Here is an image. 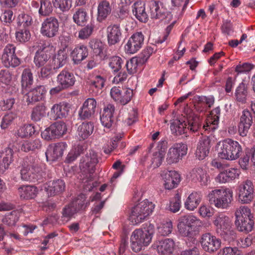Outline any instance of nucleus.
<instances>
[{
    "label": "nucleus",
    "mask_w": 255,
    "mask_h": 255,
    "mask_svg": "<svg viewBox=\"0 0 255 255\" xmlns=\"http://www.w3.org/2000/svg\"><path fill=\"white\" fill-rule=\"evenodd\" d=\"M154 233V226L149 224L143 229L134 230L130 237L131 248L135 252H139L143 247L147 246L151 241Z\"/></svg>",
    "instance_id": "nucleus-1"
},
{
    "label": "nucleus",
    "mask_w": 255,
    "mask_h": 255,
    "mask_svg": "<svg viewBox=\"0 0 255 255\" xmlns=\"http://www.w3.org/2000/svg\"><path fill=\"white\" fill-rule=\"evenodd\" d=\"M21 179L32 182L42 181L43 172L39 160L32 156L25 159L20 170Z\"/></svg>",
    "instance_id": "nucleus-2"
},
{
    "label": "nucleus",
    "mask_w": 255,
    "mask_h": 255,
    "mask_svg": "<svg viewBox=\"0 0 255 255\" xmlns=\"http://www.w3.org/2000/svg\"><path fill=\"white\" fill-rule=\"evenodd\" d=\"M217 150L219 158L229 160L238 158L242 151V147L239 142L231 139L219 142Z\"/></svg>",
    "instance_id": "nucleus-3"
},
{
    "label": "nucleus",
    "mask_w": 255,
    "mask_h": 255,
    "mask_svg": "<svg viewBox=\"0 0 255 255\" xmlns=\"http://www.w3.org/2000/svg\"><path fill=\"white\" fill-rule=\"evenodd\" d=\"M233 192L229 189H216L212 190L208 195L210 205L218 208L227 209L233 200Z\"/></svg>",
    "instance_id": "nucleus-4"
},
{
    "label": "nucleus",
    "mask_w": 255,
    "mask_h": 255,
    "mask_svg": "<svg viewBox=\"0 0 255 255\" xmlns=\"http://www.w3.org/2000/svg\"><path fill=\"white\" fill-rule=\"evenodd\" d=\"M177 229L180 235L191 238L200 226V220L192 215L181 216L178 220Z\"/></svg>",
    "instance_id": "nucleus-5"
},
{
    "label": "nucleus",
    "mask_w": 255,
    "mask_h": 255,
    "mask_svg": "<svg viewBox=\"0 0 255 255\" xmlns=\"http://www.w3.org/2000/svg\"><path fill=\"white\" fill-rule=\"evenodd\" d=\"M213 224L216 227L217 233L225 241L230 242L236 236L232 229V223L230 218L224 214H220L214 218Z\"/></svg>",
    "instance_id": "nucleus-6"
},
{
    "label": "nucleus",
    "mask_w": 255,
    "mask_h": 255,
    "mask_svg": "<svg viewBox=\"0 0 255 255\" xmlns=\"http://www.w3.org/2000/svg\"><path fill=\"white\" fill-rule=\"evenodd\" d=\"M154 208V205L147 200H144L132 209L130 220L133 224L142 222L151 214Z\"/></svg>",
    "instance_id": "nucleus-7"
},
{
    "label": "nucleus",
    "mask_w": 255,
    "mask_h": 255,
    "mask_svg": "<svg viewBox=\"0 0 255 255\" xmlns=\"http://www.w3.org/2000/svg\"><path fill=\"white\" fill-rule=\"evenodd\" d=\"M238 201L242 204L251 203L255 196V187L253 182L247 179L240 183L237 187Z\"/></svg>",
    "instance_id": "nucleus-8"
},
{
    "label": "nucleus",
    "mask_w": 255,
    "mask_h": 255,
    "mask_svg": "<svg viewBox=\"0 0 255 255\" xmlns=\"http://www.w3.org/2000/svg\"><path fill=\"white\" fill-rule=\"evenodd\" d=\"M149 7L151 18L158 19L165 24L169 23L172 20L173 15L171 12L168 11L158 1L151 0Z\"/></svg>",
    "instance_id": "nucleus-9"
},
{
    "label": "nucleus",
    "mask_w": 255,
    "mask_h": 255,
    "mask_svg": "<svg viewBox=\"0 0 255 255\" xmlns=\"http://www.w3.org/2000/svg\"><path fill=\"white\" fill-rule=\"evenodd\" d=\"M202 249L210 254L217 251L221 246V240L210 233L202 234L200 239Z\"/></svg>",
    "instance_id": "nucleus-10"
},
{
    "label": "nucleus",
    "mask_w": 255,
    "mask_h": 255,
    "mask_svg": "<svg viewBox=\"0 0 255 255\" xmlns=\"http://www.w3.org/2000/svg\"><path fill=\"white\" fill-rule=\"evenodd\" d=\"M59 23L58 19L54 16L46 18L42 22L41 33L48 38L55 36L58 33Z\"/></svg>",
    "instance_id": "nucleus-11"
},
{
    "label": "nucleus",
    "mask_w": 255,
    "mask_h": 255,
    "mask_svg": "<svg viewBox=\"0 0 255 255\" xmlns=\"http://www.w3.org/2000/svg\"><path fill=\"white\" fill-rule=\"evenodd\" d=\"M15 47L11 44H8L4 49L1 59L4 66L8 68L17 66L20 63V59L15 55Z\"/></svg>",
    "instance_id": "nucleus-12"
},
{
    "label": "nucleus",
    "mask_w": 255,
    "mask_h": 255,
    "mask_svg": "<svg viewBox=\"0 0 255 255\" xmlns=\"http://www.w3.org/2000/svg\"><path fill=\"white\" fill-rule=\"evenodd\" d=\"M186 113L185 123L187 129L192 133H196L200 131L202 126V119L198 115L193 113L191 110H188Z\"/></svg>",
    "instance_id": "nucleus-13"
},
{
    "label": "nucleus",
    "mask_w": 255,
    "mask_h": 255,
    "mask_svg": "<svg viewBox=\"0 0 255 255\" xmlns=\"http://www.w3.org/2000/svg\"><path fill=\"white\" fill-rule=\"evenodd\" d=\"M187 148L183 143H177L170 148L167 153L166 161L169 164L177 163L183 156L186 154Z\"/></svg>",
    "instance_id": "nucleus-14"
},
{
    "label": "nucleus",
    "mask_w": 255,
    "mask_h": 255,
    "mask_svg": "<svg viewBox=\"0 0 255 255\" xmlns=\"http://www.w3.org/2000/svg\"><path fill=\"white\" fill-rule=\"evenodd\" d=\"M115 3V1H111L109 0H100L97 7V20L99 22H102L106 20L107 17L111 14L113 6Z\"/></svg>",
    "instance_id": "nucleus-15"
},
{
    "label": "nucleus",
    "mask_w": 255,
    "mask_h": 255,
    "mask_svg": "<svg viewBox=\"0 0 255 255\" xmlns=\"http://www.w3.org/2000/svg\"><path fill=\"white\" fill-rule=\"evenodd\" d=\"M71 107L66 102L54 104L51 109L50 115L54 120L65 118L70 114Z\"/></svg>",
    "instance_id": "nucleus-16"
},
{
    "label": "nucleus",
    "mask_w": 255,
    "mask_h": 255,
    "mask_svg": "<svg viewBox=\"0 0 255 255\" xmlns=\"http://www.w3.org/2000/svg\"><path fill=\"white\" fill-rule=\"evenodd\" d=\"M144 37L141 32L133 34L128 40L125 46V50L127 53L133 54L136 52L143 44Z\"/></svg>",
    "instance_id": "nucleus-17"
},
{
    "label": "nucleus",
    "mask_w": 255,
    "mask_h": 255,
    "mask_svg": "<svg viewBox=\"0 0 255 255\" xmlns=\"http://www.w3.org/2000/svg\"><path fill=\"white\" fill-rule=\"evenodd\" d=\"M108 42L110 45H115L121 41L122 32L119 23L111 24L107 28Z\"/></svg>",
    "instance_id": "nucleus-18"
},
{
    "label": "nucleus",
    "mask_w": 255,
    "mask_h": 255,
    "mask_svg": "<svg viewBox=\"0 0 255 255\" xmlns=\"http://www.w3.org/2000/svg\"><path fill=\"white\" fill-rule=\"evenodd\" d=\"M97 102L94 98H88L83 103L79 112L81 119L86 120L91 118L95 113Z\"/></svg>",
    "instance_id": "nucleus-19"
},
{
    "label": "nucleus",
    "mask_w": 255,
    "mask_h": 255,
    "mask_svg": "<svg viewBox=\"0 0 255 255\" xmlns=\"http://www.w3.org/2000/svg\"><path fill=\"white\" fill-rule=\"evenodd\" d=\"M253 117L251 113L247 110L243 111L238 125L239 132L240 135H247L249 129L253 123Z\"/></svg>",
    "instance_id": "nucleus-20"
},
{
    "label": "nucleus",
    "mask_w": 255,
    "mask_h": 255,
    "mask_svg": "<svg viewBox=\"0 0 255 255\" xmlns=\"http://www.w3.org/2000/svg\"><path fill=\"white\" fill-rule=\"evenodd\" d=\"M47 90L44 86L40 85L31 89L25 95L27 105L32 104L41 100Z\"/></svg>",
    "instance_id": "nucleus-21"
},
{
    "label": "nucleus",
    "mask_w": 255,
    "mask_h": 255,
    "mask_svg": "<svg viewBox=\"0 0 255 255\" xmlns=\"http://www.w3.org/2000/svg\"><path fill=\"white\" fill-rule=\"evenodd\" d=\"M165 188L172 189L178 184L180 181V176L175 171H168L162 174Z\"/></svg>",
    "instance_id": "nucleus-22"
},
{
    "label": "nucleus",
    "mask_w": 255,
    "mask_h": 255,
    "mask_svg": "<svg viewBox=\"0 0 255 255\" xmlns=\"http://www.w3.org/2000/svg\"><path fill=\"white\" fill-rule=\"evenodd\" d=\"M57 81L66 89L71 88L75 84L76 79L72 72L68 70H62L57 76Z\"/></svg>",
    "instance_id": "nucleus-23"
},
{
    "label": "nucleus",
    "mask_w": 255,
    "mask_h": 255,
    "mask_svg": "<svg viewBox=\"0 0 255 255\" xmlns=\"http://www.w3.org/2000/svg\"><path fill=\"white\" fill-rule=\"evenodd\" d=\"M115 108L112 104H108L104 108L102 115L100 116L102 124L105 127L110 128L114 122L113 114Z\"/></svg>",
    "instance_id": "nucleus-24"
},
{
    "label": "nucleus",
    "mask_w": 255,
    "mask_h": 255,
    "mask_svg": "<svg viewBox=\"0 0 255 255\" xmlns=\"http://www.w3.org/2000/svg\"><path fill=\"white\" fill-rule=\"evenodd\" d=\"M67 147V144L64 142L55 143L53 147H49L46 152V158H48L49 156L53 161L58 159L62 156L63 152Z\"/></svg>",
    "instance_id": "nucleus-25"
},
{
    "label": "nucleus",
    "mask_w": 255,
    "mask_h": 255,
    "mask_svg": "<svg viewBox=\"0 0 255 255\" xmlns=\"http://www.w3.org/2000/svg\"><path fill=\"white\" fill-rule=\"evenodd\" d=\"M99 160L97 153L93 150L89 151L83 159V163L80 165L83 167L87 168L90 173H93L95 170V165L98 163Z\"/></svg>",
    "instance_id": "nucleus-26"
},
{
    "label": "nucleus",
    "mask_w": 255,
    "mask_h": 255,
    "mask_svg": "<svg viewBox=\"0 0 255 255\" xmlns=\"http://www.w3.org/2000/svg\"><path fill=\"white\" fill-rule=\"evenodd\" d=\"M175 244L172 239H165L159 242L157 250L159 255H171L174 249Z\"/></svg>",
    "instance_id": "nucleus-27"
},
{
    "label": "nucleus",
    "mask_w": 255,
    "mask_h": 255,
    "mask_svg": "<svg viewBox=\"0 0 255 255\" xmlns=\"http://www.w3.org/2000/svg\"><path fill=\"white\" fill-rule=\"evenodd\" d=\"M46 189L48 194L50 196L59 194L65 189V182L62 179L50 181Z\"/></svg>",
    "instance_id": "nucleus-28"
},
{
    "label": "nucleus",
    "mask_w": 255,
    "mask_h": 255,
    "mask_svg": "<svg viewBox=\"0 0 255 255\" xmlns=\"http://www.w3.org/2000/svg\"><path fill=\"white\" fill-rule=\"evenodd\" d=\"M132 12L135 17L140 22H146L148 20V16L145 11L144 3L141 1H137L132 6Z\"/></svg>",
    "instance_id": "nucleus-29"
},
{
    "label": "nucleus",
    "mask_w": 255,
    "mask_h": 255,
    "mask_svg": "<svg viewBox=\"0 0 255 255\" xmlns=\"http://www.w3.org/2000/svg\"><path fill=\"white\" fill-rule=\"evenodd\" d=\"M77 213L84 212L89 205V201L87 200L86 195L80 194L70 202Z\"/></svg>",
    "instance_id": "nucleus-30"
},
{
    "label": "nucleus",
    "mask_w": 255,
    "mask_h": 255,
    "mask_svg": "<svg viewBox=\"0 0 255 255\" xmlns=\"http://www.w3.org/2000/svg\"><path fill=\"white\" fill-rule=\"evenodd\" d=\"M255 218H249L243 219L239 221H235V226L240 232L245 233L246 234L251 232L254 229L255 224Z\"/></svg>",
    "instance_id": "nucleus-31"
},
{
    "label": "nucleus",
    "mask_w": 255,
    "mask_h": 255,
    "mask_svg": "<svg viewBox=\"0 0 255 255\" xmlns=\"http://www.w3.org/2000/svg\"><path fill=\"white\" fill-rule=\"evenodd\" d=\"M18 191L21 199L29 200L36 197L38 189L34 186H22L18 188Z\"/></svg>",
    "instance_id": "nucleus-32"
},
{
    "label": "nucleus",
    "mask_w": 255,
    "mask_h": 255,
    "mask_svg": "<svg viewBox=\"0 0 255 255\" xmlns=\"http://www.w3.org/2000/svg\"><path fill=\"white\" fill-rule=\"evenodd\" d=\"M94 124L92 122L83 123L77 129V136L79 140L87 138L93 132Z\"/></svg>",
    "instance_id": "nucleus-33"
},
{
    "label": "nucleus",
    "mask_w": 255,
    "mask_h": 255,
    "mask_svg": "<svg viewBox=\"0 0 255 255\" xmlns=\"http://www.w3.org/2000/svg\"><path fill=\"white\" fill-rule=\"evenodd\" d=\"M88 55V49L84 45L76 47L71 52V56L75 64L80 63L87 57Z\"/></svg>",
    "instance_id": "nucleus-34"
},
{
    "label": "nucleus",
    "mask_w": 255,
    "mask_h": 255,
    "mask_svg": "<svg viewBox=\"0 0 255 255\" xmlns=\"http://www.w3.org/2000/svg\"><path fill=\"white\" fill-rule=\"evenodd\" d=\"M192 180L195 182H199L202 185H206L208 181L206 171L201 168H194L191 172Z\"/></svg>",
    "instance_id": "nucleus-35"
},
{
    "label": "nucleus",
    "mask_w": 255,
    "mask_h": 255,
    "mask_svg": "<svg viewBox=\"0 0 255 255\" xmlns=\"http://www.w3.org/2000/svg\"><path fill=\"white\" fill-rule=\"evenodd\" d=\"M201 198L202 196L200 193L192 192L189 195L185 202V208L190 211L194 210L200 204Z\"/></svg>",
    "instance_id": "nucleus-36"
},
{
    "label": "nucleus",
    "mask_w": 255,
    "mask_h": 255,
    "mask_svg": "<svg viewBox=\"0 0 255 255\" xmlns=\"http://www.w3.org/2000/svg\"><path fill=\"white\" fill-rule=\"evenodd\" d=\"M187 129L185 121L181 122L178 119L173 120L170 121V129L172 134L175 135H181L186 133Z\"/></svg>",
    "instance_id": "nucleus-37"
},
{
    "label": "nucleus",
    "mask_w": 255,
    "mask_h": 255,
    "mask_svg": "<svg viewBox=\"0 0 255 255\" xmlns=\"http://www.w3.org/2000/svg\"><path fill=\"white\" fill-rule=\"evenodd\" d=\"M89 17L86 9L78 8L73 14V21L79 26H84L88 21Z\"/></svg>",
    "instance_id": "nucleus-38"
},
{
    "label": "nucleus",
    "mask_w": 255,
    "mask_h": 255,
    "mask_svg": "<svg viewBox=\"0 0 255 255\" xmlns=\"http://www.w3.org/2000/svg\"><path fill=\"white\" fill-rule=\"evenodd\" d=\"M46 107L44 104H39L34 107L31 114V119L34 122H40L45 116Z\"/></svg>",
    "instance_id": "nucleus-39"
},
{
    "label": "nucleus",
    "mask_w": 255,
    "mask_h": 255,
    "mask_svg": "<svg viewBox=\"0 0 255 255\" xmlns=\"http://www.w3.org/2000/svg\"><path fill=\"white\" fill-rule=\"evenodd\" d=\"M67 59V54L64 50H59L52 59V66L54 69H58L64 65Z\"/></svg>",
    "instance_id": "nucleus-40"
},
{
    "label": "nucleus",
    "mask_w": 255,
    "mask_h": 255,
    "mask_svg": "<svg viewBox=\"0 0 255 255\" xmlns=\"http://www.w3.org/2000/svg\"><path fill=\"white\" fill-rule=\"evenodd\" d=\"M41 145V142L39 139H30L23 142L21 149L24 152L34 151L35 149H40Z\"/></svg>",
    "instance_id": "nucleus-41"
},
{
    "label": "nucleus",
    "mask_w": 255,
    "mask_h": 255,
    "mask_svg": "<svg viewBox=\"0 0 255 255\" xmlns=\"http://www.w3.org/2000/svg\"><path fill=\"white\" fill-rule=\"evenodd\" d=\"M32 73L29 68L24 69L21 75V86L23 89L27 90L30 88L33 84Z\"/></svg>",
    "instance_id": "nucleus-42"
},
{
    "label": "nucleus",
    "mask_w": 255,
    "mask_h": 255,
    "mask_svg": "<svg viewBox=\"0 0 255 255\" xmlns=\"http://www.w3.org/2000/svg\"><path fill=\"white\" fill-rule=\"evenodd\" d=\"M248 93L247 85L242 82L236 90L235 96L236 100L239 102L245 103L247 99Z\"/></svg>",
    "instance_id": "nucleus-43"
},
{
    "label": "nucleus",
    "mask_w": 255,
    "mask_h": 255,
    "mask_svg": "<svg viewBox=\"0 0 255 255\" xmlns=\"http://www.w3.org/2000/svg\"><path fill=\"white\" fill-rule=\"evenodd\" d=\"M105 80L101 76H96L95 79L89 82L90 90H92L94 94L97 95L100 90L102 89L105 84Z\"/></svg>",
    "instance_id": "nucleus-44"
},
{
    "label": "nucleus",
    "mask_w": 255,
    "mask_h": 255,
    "mask_svg": "<svg viewBox=\"0 0 255 255\" xmlns=\"http://www.w3.org/2000/svg\"><path fill=\"white\" fill-rule=\"evenodd\" d=\"M236 220L239 221L243 220V219L253 218L254 215L251 213V209L247 206H242L237 208L235 213Z\"/></svg>",
    "instance_id": "nucleus-45"
},
{
    "label": "nucleus",
    "mask_w": 255,
    "mask_h": 255,
    "mask_svg": "<svg viewBox=\"0 0 255 255\" xmlns=\"http://www.w3.org/2000/svg\"><path fill=\"white\" fill-rule=\"evenodd\" d=\"M50 56L43 51H37L34 59L35 65L38 67L43 66L48 62Z\"/></svg>",
    "instance_id": "nucleus-46"
},
{
    "label": "nucleus",
    "mask_w": 255,
    "mask_h": 255,
    "mask_svg": "<svg viewBox=\"0 0 255 255\" xmlns=\"http://www.w3.org/2000/svg\"><path fill=\"white\" fill-rule=\"evenodd\" d=\"M18 213L16 211H12L4 215L2 221L3 224L8 227L14 226L19 219Z\"/></svg>",
    "instance_id": "nucleus-47"
},
{
    "label": "nucleus",
    "mask_w": 255,
    "mask_h": 255,
    "mask_svg": "<svg viewBox=\"0 0 255 255\" xmlns=\"http://www.w3.org/2000/svg\"><path fill=\"white\" fill-rule=\"evenodd\" d=\"M16 38L17 41L25 43L28 41L31 38V34L27 27H23L18 29L15 33Z\"/></svg>",
    "instance_id": "nucleus-48"
},
{
    "label": "nucleus",
    "mask_w": 255,
    "mask_h": 255,
    "mask_svg": "<svg viewBox=\"0 0 255 255\" xmlns=\"http://www.w3.org/2000/svg\"><path fill=\"white\" fill-rule=\"evenodd\" d=\"M53 10L52 4L49 0H40L39 14L43 16L49 15Z\"/></svg>",
    "instance_id": "nucleus-49"
},
{
    "label": "nucleus",
    "mask_w": 255,
    "mask_h": 255,
    "mask_svg": "<svg viewBox=\"0 0 255 255\" xmlns=\"http://www.w3.org/2000/svg\"><path fill=\"white\" fill-rule=\"evenodd\" d=\"M52 129H53L54 133L57 138L60 137L65 134L67 131V127L65 123L63 122H56L50 125Z\"/></svg>",
    "instance_id": "nucleus-50"
},
{
    "label": "nucleus",
    "mask_w": 255,
    "mask_h": 255,
    "mask_svg": "<svg viewBox=\"0 0 255 255\" xmlns=\"http://www.w3.org/2000/svg\"><path fill=\"white\" fill-rule=\"evenodd\" d=\"M35 131L34 127L31 125H27L20 128L17 131L18 136L24 138L32 135Z\"/></svg>",
    "instance_id": "nucleus-51"
},
{
    "label": "nucleus",
    "mask_w": 255,
    "mask_h": 255,
    "mask_svg": "<svg viewBox=\"0 0 255 255\" xmlns=\"http://www.w3.org/2000/svg\"><path fill=\"white\" fill-rule=\"evenodd\" d=\"M3 156L2 165L4 168V171L8 168L9 165L12 161L13 150L7 147L5 151L2 153Z\"/></svg>",
    "instance_id": "nucleus-52"
},
{
    "label": "nucleus",
    "mask_w": 255,
    "mask_h": 255,
    "mask_svg": "<svg viewBox=\"0 0 255 255\" xmlns=\"http://www.w3.org/2000/svg\"><path fill=\"white\" fill-rule=\"evenodd\" d=\"M53 5L56 8L63 11H68L72 6V0H53Z\"/></svg>",
    "instance_id": "nucleus-53"
},
{
    "label": "nucleus",
    "mask_w": 255,
    "mask_h": 255,
    "mask_svg": "<svg viewBox=\"0 0 255 255\" xmlns=\"http://www.w3.org/2000/svg\"><path fill=\"white\" fill-rule=\"evenodd\" d=\"M94 27V24L90 23L82 28L79 31L78 37L83 40L88 39L92 35Z\"/></svg>",
    "instance_id": "nucleus-54"
},
{
    "label": "nucleus",
    "mask_w": 255,
    "mask_h": 255,
    "mask_svg": "<svg viewBox=\"0 0 255 255\" xmlns=\"http://www.w3.org/2000/svg\"><path fill=\"white\" fill-rule=\"evenodd\" d=\"M172 231V223L171 221L163 222L158 228V233L163 236L168 235Z\"/></svg>",
    "instance_id": "nucleus-55"
},
{
    "label": "nucleus",
    "mask_w": 255,
    "mask_h": 255,
    "mask_svg": "<svg viewBox=\"0 0 255 255\" xmlns=\"http://www.w3.org/2000/svg\"><path fill=\"white\" fill-rule=\"evenodd\" d=\"M123 63L121 57L113 56L109 59V65L114 72H118L121 69Z\"/></svg>",
    "instance_id": "nucleus-56"
},
{
    "label": "nucleus",
    "mask_w": 255,
    "mask_h": 255,
    "mask_svg": "<svg viewBox=\"0 0 255 255\" xmlns=\"http://www.w3.org/2000/svg\"><path fill=\"white\" fill-rule=\"evenodd\" d=\"M217 255H243L242 252L237 247H225L220 250Z\"/></svg>",
    "instance_id": "nucleus-57"
},
{
    "label": "nucleus",
    "mask_w": 255,
    "mask_h": 255,
    "mask_svg": "<svg viewBox=\"0 0 255 255\" xmlns=\"http://www.w3.org/2000/svg\"><path fill=\"white\" fill-rule=\"evenodd\" d=\"M62 218L66 219L67 220H69L73 216L77 214V212L75 210L74 208L70 203L66 205L62 210Z\"/></svg>",
    "instance_id": "nucleus-58"
},
{
    "label": "nucleus",
    "mask_w": 255,
    "mask_h": 255,
    "mask_svg": "<svg viewBox=\"0 0 255 255\" xmlns=\"http://www.w3.org/2000/svg\"><path fill=\"white\" fill-rule=\"evenodd\" d=\"M138 62H140L139 60L136 57L132 58L129 61H127L126 66L129 74H134L136 72Z\"/></svg>",
    "instance_id": "nucleus-59"
},
{
    "label": "nucleus",
    "mask_w": 255,
    "mask_h": 255,
    "mask_svg": "<svg viewBox=\"0 0 255 255\" xmlns=\"http://www.w3.org/2000/svg\"><path fill=\"white\" fill-rule=\"evenodd\" d=\"M89 44L90 48L96 55H100L102 52L103 44L100 41L93 40L90 42Z\"/></svg>",
    "instance_id": "nucleus-60"
},
{
    "label": "nucleus",
    "mask_w": 255,
    "mask_h": 255,
    "mask_svg": "<svg viewBox=\"0 0 255 255\" xmlns=\"http://www.w3.org/2000/svg\"><path fill=\"white\" fill-rule=\"evenodd\" d=\"M128 10L127 6L122 5L120 7L119 9L116 12L115 17L118 22H120L121 21L126 19L128 17Z\"/></svg>",
    "instance_id": "nucleus-61"
},
{
    "label": "nucleus",
    "mask_w": 255,
    "mask_h": 255,
    "mask_svg": "<svg viewBox=\"0 0 255 255\" xmlns=\"http://www.w3.org/2000/svg\"><path fill=\"white\" fill-rule=\"evenodd\" d=\"M164 154L156 151L153 153L151 165L153 168L159 167L162 162Z\"/></svg>",
    "instance_id": "nucleus-62"
},
{
    "label": "nucleus",
    "mask_w": 255,
    "mask_h": 255,
    "mask_svg": "<svg viewBox=\"0 0 255 255\" xmlns=\"http://www.w3.org/2000/svg\"><path fill=\"white\" fill-rule=\"evenodd\" d=\"M180 196H179L178 193H177L175 195L173 201L170 202L169 206L170 210L173 213L177 212L179 210L180 208Z\"/></svg>",
    "instance_id": "nucleus-63"
},
{
    "label": "nucleus",
    "mask_w": 255,
    "mask_h": 255,
    "mask_svg": "<svg viewBox=\"0 0 255 255\" xmlns=\"http://www.w3.org/2000/svg\"><path fill=\"white\" fill-rule=\"evenodd\" d=\"M41 135L43 138L47 141L58 138L50 126L43 131Z\"/></svg>",
    "instance_id": "nucleus-64"
}]
</instances>
